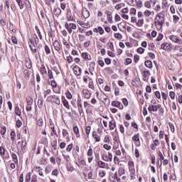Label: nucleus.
<instances>
[{
    "mask_svg": "<svg viewBox=\"0 0 182 182\" xmlns=\"http://www.w3.org/2000/svg\"><path fill=\"white\" fill-rule=\"evenodd\" d=\"M48 102H52L53 103H55V105H60V99L57 95H51L48 97L47 98Z\"/></svg>",
    "mask_w": 182,
    "mask_h": 182,
    "instance_id": "obj_2",
    "label": "nucleus"
},
{
    "mask_svg": "<svg viewBox=\"0 0 182 182\" xmlns=\"http://www.w3.org/2000/svg\"><path fill=\"white\" fill-rule=\"evenodd\" d=\"M72 149H73V144H70L67 146L66 151H68L69 153V152L72 151Z\"/></svg>",
    "mask_w": 182,
    "mask_h": 182,
    "instance_id": "obj_35",
    "label": "nucleus"
},
{
    "mask_svg": "<svg viewBox=\"0 0 182 182\" xmlns=\"http://www.w3.org/2000/svg\"><path fill=\"white\" fill-rule=\"evenodd\" d=\"M144 14L145 16H150V15H151V11L146 10L144 11Z\"/></svg>",
    "mask_w": 182,
    "mask_h": 182,
    "instance_id": "obj_64",
    "label": "nucleus"
},
{
    "mask_svg": "<svg viewBox=\"0 0 182 182\" xmlns=\"http://www.w3.org/2000/svg\"><path fill=\"white\" fill-rule=\"evenodd\" d=\"M12 159L14 163H18V156L15 154H12Z\"/></svg>",
    "mask_w": 182,
    "mask_h": 182,
    "instance_id": "obj_48",
    "label": "nucleus"
},
{
    "mask_svg": "<svg viewBox=\"0 0 182 182\" xmlns=\"http://www.w3.org/2000/svg\"><path fill=\"white\" fill-rule=\"evenodd\" d=\"M20 9H23V2L22 0H16Z\"/></svg>",
    "mask_w": 182,
    "mask_h": 182,
    "instance_id": "obj_27",
    "label": "nucleus"
},
{
    "mask_svg": "<svg viewBox=\"0 0 182 182\" xmlns=\"http://www.w3.org/2000/svg\"><path fill=\"white\" fill-rule=\"evenodd\" d=\"M62 100L63 106H65V107L69 110L70 109V106H69V102H68L66 98H65L63 96L62 97Z\"/></svg>",
    "mask_w": 182,
    "mask_h": 182,
    "instance_id": "obj_12",
    "label": "nucleus"
},
{
    "mask_svg": "<svg viewBox=\"0 0 182 182\" xmlns=\"http://www.w3.org/2000/svg\"><path fill=\"white\" fill-rule=\"evenodd\" d=\"M78 69H79V66H77V65L74 66L73 68L74 74L76 76H79V70H78Z\"/></svg>",
    "mask_w": 182,
    "mask_h": 182,
    "instance_id": "obj_22",
    "label": "nucleus"
},
{
    "mask_svg": "<svg viewBox=\"0 0 182 182\" xmlns=\"http://www.w3.org/2000/svg\"><path fill=\"white\" fill-rule=\"evenodd\" d=\"M15 113L17 116H21V109H19V107L18 105H16L15 107Z\"/></svg>",
    "mask_w": 182,
    "mask_h": 182,
    "instance_id": "obj_24",
    "label": "nucleus"
},
{
    "mask_svg": "<svg viewBox=\"0 0 182 182\" xmlns=\"http://www.w3.org/2000/svg\"><path fill=\"white\" fill-rule=\"evenodd\" d=\"M38 106L39 109H42V107H43V97H41L38 99Z\"/></svg>",
    "mask_w": 182,
    "mask_h": 182,
    "instance_id": "obj_18",
    "label": "nucleus"
},
{
    "mask_svg": "<svg viewBox=\"0 0 182 182\" xmlns=\"http://www.w3.org/2000/svg\"><path fill=\"white\" fill-rule=\"evenodd\" d=\"M81 102H82L81 99L77 100V107H78V112H79L80 114H82V113H83V108L82 107Z\"/></svg>",
    "mask_w": 182,
    "mask_h": 182,
    "instance_id": "obj_11",
    "label": "nucleus"
},
{
    "mask_svg": "<svg viewBox=\"0 0 182 182\" xmlns=\"http://www.w3.org/2000/svg\"><path fill=\"white\" fill-rule=\"evenodd\" d=\"M130 63H132V60H131V58H127V59L125 60L124 65H130Z\"/></svg>",
    "mask_w": 182,
    "mask_h": 182,
    "instance_id": "obj_63",
    "label": "nucleus"
},
{
    "mask_svg": "<svg viewBox=\"0 0 182 182\" xmlns=\"http://www.w3.org/2000/svg\"><path fill=\"white\" fill-rule=\"evenodd\" d=\"M173 19L174 23H177V22H178V21H180V17H178V16L173 15Z\"/></svg>",
    "mask_w": 182,
    "mask_h": 182,
    "instance_id": "obj_34",
    "label": "nucleus"
},
{
    "mask_svg": "<svg viewBox=\"0 0 182 182\" xmlns=\"http://www.w3.org/2000/svg\"><path fill=\"white\" fill-rule=\"evenodd\" d=\"M99 176L100 177H105V176H106V172L105 171H102L99 172Z\"/></svg>",
    "mask_w": 182,
    "mask_h": 182,
    "instance_id": "obj_59",
    "label": "nucleus"
},
{
    "mask_svg": "<svg viewBox=\"0 0 182 182\" xmlns=\"http://www.w3.org/2000/svg\"><path fill=\"white\" fill-rule=\"evenodd\" d=\"M114 127H116V122L114 120L109 122V130H114Z\"/></svg>",
    "mask_w": 182,
    "mask_h": 182,
    "instance_id": "obj_17",
    "label": "nucleus"
},
{
    "mask_svg": "<svg viewBox=\"0 0 182 182\" xmlns=\"http://www.w3.org/2000/svg\"><path fill=\"white\" fill-rule=\"evenodd\" d=\"M73 132H74L76 137H80V134H79V128L77 127H73Z\"/></svg>",
    "mask_w": 182,
    "mask_h": 182,
    "instance_id": "obj_20",
    "label": "nucleus"
},
{
    "mask_svg": "<svg viewBox=\"0 0 182 182\" xmlns=\"http://www.w3.org/2000/svg\"><path fill=\"white\" fill-rule=\"evenodd\" d=\"M92 137L95 139L96 141H100V136H98L95 131L92 132Z\"/></svg>",
    "mask_w": 182,
    "mask_h": 182,
    "instance_id": "obj_19",
    "label": "nucleus"
},
{
    "mask_svg": "<svg viewBox=\"0 0 182 182\" xmlns=\"http://www.w3.org/2000/svg\"><path fill=\"white\" fill-rule=\"evenodd\" d=\"M132 140H133V141H140V138H139V134H135L132 137Z\"/></svg>",
    "mask_w": 182,
    "mask_h": 182,
    "instance_id": "obj_38",
    "label": "nucleus"
},
{
    "mask_svg": "<svg viewBox=\"0 0 182 182\" xmlns=\"http://www.w3.org/2000/svg\"><path fill=\"white\" fill-rule=\"evenodd\" d=\"M143 76H144V80H146L149 76H150V71L149 70H145L143 72Z\"/></svg>",
    "mask_w": 182,
    "mask_h": 182,
    "instance_id": "obj_21",
    "label": "nucleus"
},
{
    "mask_svg": "<svg viewBox=\"0 0 182 182\" xmlns=\"http://www.w3.org/2000/svg\"><path fill=\"white\" fill-rule=\"evenodd\" d=\"M168 6V2L167 0H163L162 1V9H166Z\"/></svg>",
    "mask_w": 182,
    "mask_h": 182,
    "instance_id": "obj_26",
    "label": "nucleus"
},
{
    "mask_svg": "<svg viewBox=\"0 0 182 182\" xmlns=\"http://www.w3.org/2000/svg\"><path fill=\"white\" fill-rule=\"evenodd\" d=\"M134 60L135 63H137V62H139V60H140V56H139V55H134Z\"/></svg>",
    "mask_w": 182,
    "mask_h": 182,
    "instance_id": "obj_49",
    "label": "nucleus"
},
{
    "mask_svg": "<svg viewBox=\"0 0 182 182\" xmlns=\"http://www.w3.org/2000/svg\"><path fill=\"white\" fill-rule=\"evenodd\" d=\"M145 8H151V3L150 1H146L144 3Z\"/></svg>",
    "mask_w": 182,
    "mask_h": 182,
    "instance_id": "obj_50",
    "label": "nucleus"
},
{
    "mask_svg": "<svg viewBox=\"0 0 182 182\" xmlns=\"http://www.w3.org/2000/svg\"><path fill=\"white\" fill-rule=\"evenodd\" d=\"M112 106H114V107H118L119 109H120V110L123 109V105H122V102L119 101H113L112 102Z\"/></svg>",
    "mask_w": 182,
    "mask_h": 182,
    "instance_id": "obj_7",
    "label": "nucleus"
},
{
    "mask_svg": "<svg viewBox=\"0 0 182 182\" xmlns=\"http://www.w3.org/2000/svg\"><path fill=\"white\" fill-rule=\"evenodd\" d=\"M82 94L85 99H90V97H92V92H90L89 90H83Z\"/></svg>",
    "mask_w": 182,
    "mask_h": 182,
    "instance_id": "obj_8",
    "label": "nucleus"
},
{
    "mask_svg": "<svg viewBox=\"0 0 182 182\" xmlns=\"http://www.w3.org/2000/svg\"><path fill=\"white\" fill-rule=\"evenodd\" d=\"M65 28L68 31V33H72V29H76L77 26H76V24L73 23H65Z\"/></svg>",
    "mask_w": 182,
    "mask_h": 182,
    "instance_id": "obj_3",
    "label": "nucleus"
},
{
    "mask_svg": "<svg viewBox=\"0 0 182 182\" xmlns=\"http://www.w3.org/2000/svg\"><path fill=\"white\" fill-rule=\"evenodd\" d=\"M45 52L46 55H49L50 53V48H49V46H45Z\"/></svg>",
    "mask_w": 182,
    "mask_h": 182,
    "instance_id": "obj_46",
    "label": "nucleus"
},
{
    "mask_svg": "<svg viewBox=\"0 0 182 182\" xmlns=\"http://www.w3.org/2000/svg\"><path fill=\"white\" fill-rule=\"evenodd\" d=\"M144 65L146 68H149V69H151V68H153V63L151 62V60H146L144 63Z\"/></svg>",
    "mask_w": 182,
    "mask_h": 182,
    "instance_id": "obj_16",
    "label": "nucleus"
},
{
    "mask_svg": "<svg viewBox=\"0 0 182 182\" xmlns=\"http://www.w3.org/2000/svg\"><path fill=\"white\" fill-rule=\"evenodd\" d=\"M135 2L138 8H141V6H143V1H141V0H136Z\"/></svg>",
    "mask_w": 182,
    "mask_h": 182,
    "instance_id": "obj_30",
    "label": "nucleus"
},
{
    "mask_svg": "<svg viewBox=\"0 0 182 182\" xmlns=\"http://www.w3.org/2000/svg\"><path fill=\"white\" fill-rule=\"evenodd\" d=\"M122 103L125 106H129V101H127V99H126V98L122 99Z\"/></svg>",
    "mask_w": 182,
    "mask_h": 182,
    "instance_id": "obj_60",
    "label": "nucleus"
},
{
    "mask_svg": "<svg viewBox=\"0 0 182 182\" xmlns=\"http://www.w3.org/2000/svg\"><path fill=\"white\" fill-rule=\"evenodd\" d=\"M168 125H169V127L171 129V132H172V133H174V131H175L174 124H173V123H171V122H169Z\"/></svg>",
    "mask_w": 182,
    "mask_h": 182,
    "instance_id": "obj_47",
    "label": "nucleus"
},
{
    "mask_svg": "<svg viewBox=\"0 0 182 182\" xmlns=\"http://www.w3.org/2000/svg\"><path fill=\"white\" fill-rule=\"evenodd\" d=\"M105 63L106 65H110V63H112V60H110L109 58H107L105 59Z\"/></svg>",
    "mask_w": 182,
    "mask_h": 182,
    "instance_id": "obj_57",
    "label": "nucleus"
},
{
    "mask_svg": "<svg viewBox=\"0 0 182 182\" xmlns=\"http://www.w3.org/2000/svg\"><path fill=\"white\" fill-rule=\"evenodd\" d=\"M161 49H163L164 50L170 51L171 50V44L168 43H164L161 45Z\"/></svg>",
    "mask_w": 182,
    "mask_h": 182,
    "instance_id": "obj_6",
    "label": "nucleus"
},
{
    "mask_svg": "<svg viewBox=\"0 0 182 182\" xmlns=\"http://www.w3.org/2000/svg\"><path fill=\"white\" fill-rule=\"evenodd\" d=\"M155 96L157 97V99H161V95H160V92L156 91L155 92Z\"/></svg>",
    "mask_w": 182,
    "mask_h": 182,
    "instance_id": "obj_62",
    "label": "nucleus"
},
{
    "mask_svg": "<svg viewBox=\"0 0 182 182\" xmlns=\"http://www.w3.org/2000/svg\"><path fill=\"white\" fill-rule=\"evenodd\" d=\"M87 154L89 157H92V156H93V149L91 147L88 149Z\"/></svg>",
    "mask_w": 182,
    "mask_h": 182,
    "instance_id": "obj_36",
    "label": "nucleus"
},
{
    "mask_svg": "<svg viewBox=\"0 0 182 182\" xmlns=\"http://www.w3.org/2000/svg\"><path fill=\"white\" fill-rule=\"evenodd\" d=\"M98 32H99L100 35H103V33H105V30H103V28L99 26Z\"/></svg>",
    "mask_w": 182,
    "mask_h": 182,
    "instance_id": "obj_54",
    "label": "nucleus"
},
{
    "mask_svg": "<svg viewBox=\"0 0 182 182\" xmlns=\"http://www.w3.org/2000/svg\"><path fill=\"white\" fill-rule=\"evenodd\" d=\"M41 73H42V75L46 74V68L45 67V65H41Z\"/></svg>",
    "mask_w": 182,
    "mask_h": 182,
    "instance_id": "obj_33",
    "label": "nucleus"
},
{
    "mask_svg": "<svg viewBox=\"0 0 182 182\" xmlns=\"http://www.w3.org/2000/svg\"><path fill=\"white\" fill-rule=\"evenodd\" d=\"M163 38H164L163 34L159 33V36L156 38L157 42H160V41H161V39H163Z\"/></svg>",
    "mask_w": 182,
    "mask_h": 182,
    "instance_id": "obj_52",
    "label": "nucleus"
},
{
    "mask_svg": "<svg viewBox=\"0 0 182 182\" xmlns=\"http://www.w3.org/2000/svg\"><path fill=\"white\" fill-rule=\"evenodd\" d=\"M82 16L85 19H87V18H89V16H90V12H89V11L87 9L83 10L82 11Z\"/></svg>",
    "mask_w": 182,
    "mask_h": 182,
    "instance_id": "obj_13",
    "label": "nucleus"
},
{
    "mask_svg": "<svg viewBox=\"0 0 182 182\" xmlns=\"http://www.w3.org/2000/svg\"><path fill=\"white\" fill-rule=\"evenodd\" d=\"M102 160H104V161L112 162V161L113 160V155L110 152L108 153V156H107V154H103L102 155Z\"/></svg>",
    "mask_w": 182,
    "mask_h": 182,
    "instance_id": "obj_4",
    "label": "nucleus"
},
{
    "mask_svg": "<svg viewBox=\"0 0 182 182\" xmlns=\"http://www.w3.org/2000/svg\"><path fill=\"white\" fill-rule=\"evenodd\" d=\"M48 76H49L50 79H53V73H52V70L48 69Z\"/></svg>",
    "mask_w": 182,
    "mask_h": 182,
    "instance_id": "obj_55",
    "label": "nucleus"
},
{
    "mask_svg": "<svg viewBox=\"0 0 182 182\" xmlns=\"http://www.w3.org/2000/svg\"><path fill=\"white\" fill-rule=\"evenodd\" d=\"M103 148L105 149V150H110L112 149V146L110 145H107V144H105L103 145Z\"/></svg>",
    "mask_w": 182,
    "mask_h": 182,
    "instance_id": "obj_53",
    "label": "nucleus"
},
{
    "mask_svg": "<svg viewBox=\"0 0 182 182\" xmlns=\"http://www.w3.org/2000/svg\"><path fill=\"white\" fill-rule=\"evenodd\" d=\"M53 14L55 16H59L62 14V10H60V8H56L53 10Z\"/></svg>",
    "mask_w": 182,
    "mask_h": 182,
    "instance_id": "obj_14",
    "label": "nucleus"
},
{
    "mask_svg": "<svg viewBox=\"0 0 182 182\" xmlns=\"http://www.w3.org/2000/svg\"><path fill=\"white\" fill-rule=\"evenodd\" d=\"M88 87L92 90L95 89V85H93V81H92V80L89 82Z\"/></svg>",
    "mask_w": 182,
    "mask_h": 182,
    "instance_id": "obj_39",
    "label": "nucleus"
},
{
    "mask_svg": "<svg viewBox=\"0 0 182 182\" xmlns=\"http://www.w3.org/2000/svg\"><path fill=\"white\" fill-rule=\"evenodd\" d=\"M98 166L100 167V168H106V166H107V164L102 161H98L97 162Z\"/></svg>",
    "mask_w": 182,
    "mask_h": 182,
    "instance_id": "obj_15",
    "label": "nucleus"
},
{
    "mask_svg": "<svg viewBox=\"0 0 182 182\" xmlns=\"http://www.w3.org/2000/svg\"><path fill=\"white\" fill-rule=\"evenodd\" d=\"M169 39L172 41V42H174V43H178V45H182V40L179 39L177 36H170Z\"/></svg>",
    "mask_w": 182,
    "mask_h": 182,
    "instance_id": "obj_5",
    "label": "nucleus"
},
{
    "mask_svg": "<svg viewBox=\"0 0 182 182\" xmlns=\"http://www.w3.org/2000/svg\"><path fill=\"white\" fill-rule=\"evenodd\" d=\"M66 60L68 63H72L73 62V58L70 55L66 57Z\"/></svg>",
    "mask_w": 182,
    "mask_h": 182,
    "instance_id": "obj_37",
    "label": "nucleus"
},
{
    "mask_svg": "<svg viewBox=\"0 0 182 182\" xmlns=\"http://www.w3.org/2000/svg\"><path fill=\"white\" fill-rule=\"evenodd\" d=\"M53 46H54V49L57 51V52H60V43H59V41H58L57 40H55L53 42Z\"/></svg>",
    "mask_w": 182,
    "mask_h": 182,
    "instance_id": "obj_10",
    "label": "nucleus"
},
{
    "mask_svg": "<svg viewBox=\"0 0 182 182\" xmlns=\"http://www.w3.org/2000/svg\"><path fill=\"white\" fill-rule=\"evenodd\" d=\"M144 23V19H139L138 20V22H136V26L140 28L141 26H143Z\"/></svg>",
    "mask_w": 182,
    "mask_h": 182,
    "instance_id": "obj_25",
    "label": "nucleus"
},
{
    "mask_svg": "<svg viewBox=\"0 0 182 182\" xmlns=\"http://www.w3.org/2000/svg\"><path fill=\"white\" fill-rule=\"evenodd\" d=\"M10 136L11 140L14 141V140H15V136H16V134H15V131H12L10 134Z\"/></svg>",
    "mask_w": 182,
    "mask_h": 182,
    "instance_id": "obj_44",
    "label": "nucleus"
},
{
    "mask_svg": "<svg viewBox=\"0 0 182 182\" xmlns=\"http://www.w3.org/2000/svg\"><path fill=\"white\" fill-rule=\"evenodd\" d=\"M0 155L1 156L5 155V148L4 146L0 147Z\"/></svg>",
    "mask_w": 182,
    "mask_h": 182,
    "instance_id": "obj_42",
    "label": "nucleus"
},
{
    "mask_svg": "<svg viewBox=\"0 0 182 182\" xmlns=\"http://www.w3.org/2000/svg\"><path fill=\"white\" fill-rule=\"evenodd\" d=\"M31 172H28L26 176V182L31 181Z\"/></svg>",
    "mask_w": 182,
    "mask_h": 182,
    "instance_id": "obj_45",
    "label": "nucleus"
},
{
    "mask_svg": "<svg viewBox=\"0 0 182 182\" xmlns=\"http://www.w3.org/2000/svg\"><path fill=\"white\" fill-rule=\"evenodd\" d=\"M158 156H159V160H164V156H163V154L159 151L158 153Z\"/></svg>",
    "mask_w": 182,
    "mask_h": 182,
    "instance_id": "obj_56",
    "label": "nucleus"
},
{
    "mask_svg": "<svg viewBox=\"0 0 182 182\" xmlns=\"http://www.w3.org/2000/svg\"><path fill=\"white\" fill-rule=\"evenodd\" d=\"M137 52L141 55L142 53H144V48L140 47L137 49Z\"/></svg>",
    "mask_w": 182,
    "mask_h": 182,
    "instance_id": "obj_58",
    "label": "nucleus"
},
{
    "mask_svg": "<svg viewBox=\"0 0 182 182\" xmlns=\"http://www.w3.org/2000/svg\"><path fill=\"white\" fill-rule=\"evenodd\" d=\"M82 56L83 59H86L87 60H89V55L87 54V53H82Z\"/></svg>",
    "mask_w": 182,
    "mask_h": 182,
    "instance_id": "obj_43",
    "label": "nucleus"
},
{
    "mask_svg": "<svg viewBox=\"0 0 182 182\" xmlns=\"http://www.w3.org/2000/svg\"><path fill=\"white\" fill-rule=\"evenodd\" d=\"M114 38H116V39H118L119 41L123 39V36H122L119 33H114Z\"/></svg>",
    "mask_w": 182,
    "mask_h": 182,
    "instance_id": "obj_28",
    "label": "nucleus"
},
{
    "mask_svg": "<svg viewBox=\"0 0 182 182\" xmlns=\"http://www.w3.org/2000/svg\"><path fill=\"white\" fill-rule=\"evenodd\" d=\"M104 143H110V139L108 135H106L104 138Z\"/></svg>",
    "mask_w": 182,
    "mask_h": 182,
    "instance_id": "obj_51",
    "label": "nucleus"
},
{
    "mask_svg": "<svg viewBox=\"0 0 182 182\" xmlns=\"http://www.w3.org/2000/svg\"><path fill=\"white\" fill-rule=\"evenodd\" d=\"M36 31L38 35L39 38L42 41V34L41 33V30H39V28H38V26H36Z\"/></svg>",
    "mask_w": 182,
    "mask_h": 182,
    "instance_id": "obj_29",
    "label": "nucleus"
},
{
    "mask_svg": "<svg viewBox=\"0 0 182 182\" xmlns=\"http://www.w3.org/2000/svg\"><path fill=\"white\" fill-rule=\"evenodd\" d=\"M107 21L109 23H113V16L112 14H107Z\"/></svg>",
    "mask_w": 182,
    "mask_h": 182,
    "instance_id": "obj_23",
    "label": "nucleus"
},
{
    "mask_svg": "<svg viewBox=\"0 0 182 182\" xmlns=\"http://www.w3.org/2000/svg\"><path fill=\"white\" fill-rule=\"evenodd\" d=\"M165 23V15L163 13H159L155 18V26L158 31H161L163 25Z\"/></svg>",
    "mask_w": 182,
    "mask_h": 182,
    "instance_id": "obj_1",
    "label": "nucleus"
},
{
    "mask_svg": "<svg viewBox=\"0 0 182 182\" xmlns=\"http://www.w3.org/2000/svg\"><path fill=\"white\" fill-rule=\"evenodd\" d=\"M169 96L171 99H172V100H174V99H176V93H174V92L173 91L169 92Z\"/></svg>",
    "mask_w": 182,
    "mask_h": 182,
    "instance_id": "obj_40",
    "label": "nucleus"
},
{
    "mask_svg": "<svg viewBox=\"0 0 182 182\" xmlns=\"http://www.w3.org/2000/svg\"><path fill=\"white\" fill-rule=\"evenodd\" d=\"M159 107H160V106L158 105H149V107H148V110L149 112H157L159 110Z\"/></svg>",
    "mask_w": 182,
    "mask_h": 182,
    "instance_id": "obj_9",
    "label": "nucleus"
},
{
    "mask_svg": "<svg viewBox=\"0 0 182 182\" xmlns=\"http://www.w3.org/2000/svg\"><path fill=\"white\" fill-rule=\"evenodd\" d=\"M5 133H6V127H1V134L4 135V134H5Z\"/></svg>",
    "mask_w": 182,
    "mask_h": 182,
    "instance_id": "obj_61",
    "label": "nucleus"
},
{
    "mask_svg": "<svg viewBox=\"0 0 182 182\" xmlns=\"http://www.w3.org/2000/svg\"><path fill=\"white\" fill-rule=\"evenodd\" d=\"M27 105H33V100L32 98H27Z\"/></svg>",
    "mask_w": 182,
    "mask_h": 182,
    "instance_id": "obj_41",
    "label": "nucleus"
},
{
    "mask_svg": "<svg viewBox=\"0 0 182 182\" xmlns=\"http://www.w3.org/2000/svg\"><path fill=\"white\" fill-rule=\"evenodd\" d=\"M63 137H67V139H69V132L66 129H63Z\"/></svg>",
    "mask_w": 182,
    "mask_h": 182,
    "instance_id": "obj_31",
    "label": "nucleus"
},
{
    "mask_svg": "<svg viewBox=\"0 0 182 182\" xmlns=\"http://www.w3.org/2000/svg\"><path fill=\"white\" fill-rule=\"evenodd\" d=\"M37 124L38 126H39V127H42L43 126V119H42V118H40L37 122Z\"/></svg>",
    "mask_w": 182,
    "mask_h": 182,
    "instance_id": "obj_32",
    "label": "nucleus"
}]
</instances>
